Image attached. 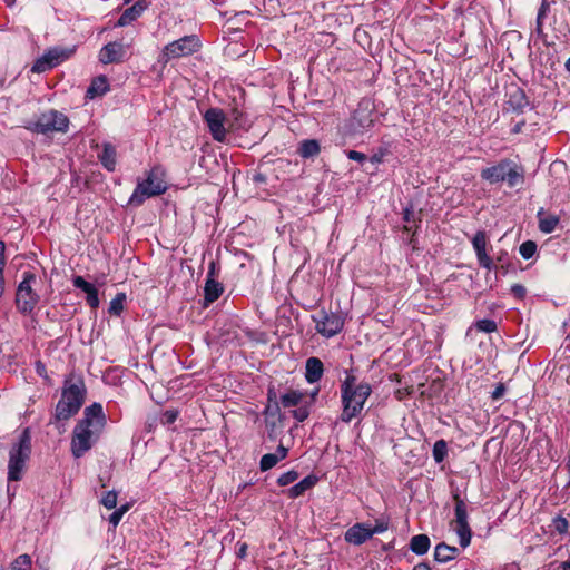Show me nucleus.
<instances>
[{
	"label": "nucleus",
	"mask_w": 570,
	"mask_h": 570,
	"mask_svg": "<svg viewBox=\"0 0 570 570\" xmlns=\"http://www.w3.org/2000/svg\"><path fill=\"white\" fill-rule=\"evenodd\" d=\"M76 52V46L52 47L38 58L31 67L32 72L41 73L66 61Z\"/></svg>",
	"instance_id": "9d476101"
},
{
	"label": "nucleus",
	"mask_w": 570,
	"mask_h": 570,
	"mask_svg": "<svg viewBox=\"0 0 570 570\" xmlns=\"http://www.w3.org/2000/svg\"><path fill=\"white\" fill-rule=\"evenodd\" d=\"M126 301L125 293H118L110 302L108 312L111 315L119 316L124 311V304Z\"/></svg>",
	"instance_id": "c9c22d12"
},
{
	"label": "nucleus",
	"mask_w": 570,
	"mask_h": 570,
	"mask_svg": "<svg viewBox=\"0 0 570 570\" xmlns=\"http://www.w3.org/2000/svg\"><path fill=\"white\" fill-rule=\"evenodd\" d=\"M318 391H320L318 389H315V390L312 392V394H311V401H309V402H307L309 405L315 401V399H316V396H317V394H318Z\"/></svg>",
	"instance_id": "13d9d810"
},
{
	"label": "nucleus",
	"mask_w": 570,
	"mask_h": 570,
	"mask_svg": "<svg viewBox=\"0 0 570 570\" xmlns=\"http://www.w3.org/2000/svg\"><path fill=\"white\" fill-rule=\"evenodd\" d=\"M247 543L243 542V543H238V549H237V556L239 558H245L246 557V553H247Z\"/></svg>",
	"instance_id": "864d4df0"
},
{
	"label": "nucleus",
	"mask_w": 570,
	"mask_h": 570,
	"mask_svg": "<svg viewBox=\"0 0 570 570\" xmlns=\"http://www.w3.org/2000/svg\"><path fill=\"white\" fill-rule=\"evenodd\" d=\"M147 0H137L131 7L127 8L119 17L116 27H126L131 24L148 9Z\"/></svg>",
	"instance_id": "f3484780"
},
{
	"label": "nucleus",
	"mask_w": 570,
	"mask_h": 570,
	"mask_svg": "<svg viewBox=\"0 0 570 570\" xmlns=\"http://www.w3.org/2000/svg\"><path fill=\"white\" fill-rule=\"evenodd\" d=\"M505 391V385L503 383H499L492 391L491 399L494 401L500 400L504 395Z\"/></svg>",
	"instance_id": "8fccbe9b"
},
{
	"label": "nucleus",
	"mask_w": 570,
	"mask_h": 570,
	"mask_svg": "<svg viewBox=\"0 0 570 570\" xmlns=\"http://www.w3.org/2000/svg\"><path fill=\"white\" fill-rule=\"evenodd\" d=\"M116 149L111 144L104 145L99 160L108 171H114L116 168Z\"/></svg>",
	"instance_id": "c756f323"
},
{
	"label": "nucleus",
	"mask_w": 570,
	"mask_h": 570,
	"mask_svg": "<svg viewBox=\"0 0 570 570\" xmlns=\"http://www.w3.org/2000/svg\"><path fill=\"white\" fill-rule=\"evenodd\" d=\"M227 125L229 131L248 130L250 121L246 115L242 111L234 109L227 118Z\"/></svg>",
	"instance_id": "393cba45"
},
{
	"label": "nucleus",
	"mask_w": 570,
	"mask_h": 570,
	"mask_svg": "<svg viewBox=\"0 0 570 570\" xmlns=\"http://www.w3.org/2000/svg\"><path fill=\"white\" fill-rule=\"evenodd\" d=\"M36 283V275L31 272H24L22 281L17 287L14 302L17 309L23 315H30L40 301L39 294L33 288Z\"/></svg>",
	"instance_id": "0eeeda50"
},
{
	"label": "nucleus",
	"mask_w": 570,
	"mask_h": 570,
	"mask_svg": "<svg viewBox=\"0 0 570 570\" xmlns=\"http://www.w3.org/2000/svg\"><path fill=\"white\" fill-rule=\"evenodd\" d=\"M481 178L490 184L507 181L509 187H515L524 180L523 168L511 159H501L494 166L483 168Z\"/></svg>",
	"instance_id": "7ed1b4c3"
},
{
	"label": "nucleus",
	"mask_w": 570,
	"mask_h": 570,
	"mask_svg": "<svg viewBox=\"0 0 570 570\" xmlns=\"http://www.w3.org/2000/svg\"><path fill=\"white\" fill-rule=\"evenodd\" d=\"M117 497L118 495L116 491H108L101 498L100 502L108 510L115 509L117 505Z\"/></svg>",
	"instance_id": "37998d69"
},
{
	"label": "nucleus",
	"mask_w": 570,
	"mask_h": 570,
	"mask_svg": "<svg viewBox=\"0 0 570 570\" xmlns=\"http://www.w3.org/2000/svg\"><path fill=\"white\" fill-rule=\"evenodd\" d=\"M389 529V522L385 519H377L373 528H371L372 535L383 533Z\"/></svg>",
	"instance_id": "49530a36"
},
{
	"label": "nucleus",
	"mask_w": 570,
	"mask_h": 570,
	"mask_svg": "<svg viewBox=\"0 0 570 570\" xmlns=\"http://www.w3.org/2000/svg\"><path fill=\"white\" fill-rule=\"evenodd\" d=\"M177 416H178L177 411L167 410L161 414L159 421L163 425H169V424H173L177 420Z\"/></svg>",
	"instance_id": "a18cd8bd"
},
{
	"label": "nucleus",
	"mask_w": 570,
	"mask_h": 570,
	"mask_svg": "<svg viewBox=\"0 0 570 570\" xmlns=\"http://www.w3.org/2000/svg\"><path fill=\"white\" fill-rule=\"evenodd\" d=\"M204 120L214 140L223 142L226 139L228 128L225 127L227 119L223 110L210 108L204 115Z\"/></svg>",
	"instance_id": "9b49d317"
},
{
	"label": "nucleus",
	"mask_w": 570,
	"mask_h": 570,
	"mask_svg": "<svg viewBox=\"0 0 570 570\" xmlns=\"http://www.w3.org/2000/svg\"><path fill=\"white\" fill-rule=\"evenodd\" d=\"M372 537L371 527L365 523L354 524L344 534L345 541L354 546H361Z\"/></svg>",
	"instance_id": "a211bd4d"
},
{
	"label": "nucleus",
	"mask_w": 570,
	"mask_h": 570,
	"mask_svg": "<svg viewBox=\"0 0 570 570\" xmlns=\"http://www.w3.org/2000/svg\"><path fill=\"white\" fill-rule=\"evenodd\" d=\"M371 161H372L373 164H379V163H381V161H382V156L374 155V156H372Z\"/></svg>",
	"instance_id": "bf43d9fd"
},
{
	"label": "nucleus",
	"mask_w": 570,
	"mask_h": 570,
	"mask_svg": "<svg viewBox=\"0 0 570 570\" xmlns=\"http://www.w3.org/2000/svg\"><path fill=\"white\" fill-rule=\"evenodd\" d=\"M562 570H570V559L568 561L562 562Z\"/></svg>",
	"instance_id": "052dcab7"
},
{
	"label": "nucleus",
	"mask_w": 570,
	"mask_h": 570,
	"mask_svg": "<svg viewBox=\"0 0 570 570\" xmlns=\"http://www.w3.org/2000/svg\"><path fill=\"white\" fill-rule=\"evenodd\" d=\"M324 373V365L317 357H309L306 361L305 379L308 383L313 384L318 382Z\"/></svg>",
	"instance_id": "5701e85b"
},
{
	"label": "nucleus",
	"mask_w": 570,
	"mask_h": 570,
	"mask_svg": "<svg viewBox=\"0 0 570 570\" xmlns=\"http://www.w3.org/2000/svg\"><path fill=\"white\" fill-rule=\"evenodd\" d=\"M537 252V244L532 240L522 243L519 247V253L524 259H530Z\"/></svg>",
	"instance_id": "ea45409f"
},
{
	"label": "nucleus",
	"mask_w": 570,
	"mask_h": 570,
	"mask_svg": "<svg viewBox=\"0 0 570 570\" xmlns=\"http://www.w3.org/2000/svg\"><path fill=\"white\" fill-rule=\"evenodd\" d=\"M315 330L324 337H333L342 332L345 318L340 313L327 312L324 308L312 315Z\"/></svg>",
	"instance_id": "1a4fd4ad"
},
{
	"label": "nucleus",
	"mask_w": 570,
	"mask_h": 570,
	"mask_svg": "<svg viewBox=\"0 0 570 570\" xmlns=\"http://www.w3.org/2000/svg\"><path fill=\"white\" fill-rule=\"evenodd\" d=\"M118 512H120L121 515H124L129 510V504H124L120 508L116 509Z\"/></svg>",
	"instance_id": "4d7b16f0"
},
{
	"label": "nucleus",
	"mask_w": 570,
	"mask_h": 570,
	"mask_svg": "<svg viewBox=\"0 0 570 570\" xmlns=\"http://www.w3.org/2000/svg\"><path fill=\"white\" fill-rule=\"evenodd\" d=\"M10 570H31V557L27 553L20 554L11 563Z\"/></svg>",
	"instance_id": "4c0bfd02"
},
{
	"label": "nucleus",
	"mask_w": 570,
	"mask_h": 570,
	"mask_svg": "<svg viewBox=\"0 0 570 570\" xmlns=\"http://www.w3.org/2000/svg\"><path fill=\"white\" fill-rule=\"evenodd\" d=\"M472 245L475 250L479 265L488 271L494 269L495 265L487 253L488 237L485 232H476L472 238Z\"/></svg>",
	"instance_id": "ddd939ff"
},
{
	"label": "nucleus",
	"mask_w": 570,
	"mask_h": 570,
	"mask_svg": "<svg viewBox=\"0 0 570 570\" xmlns=\"http://www.w3.org/2000/svg\"><path fill=\"white\" fill-rule=\"evenodd\" d=\"M566 469H567V472H568V475H569V481L567 483V487L569 488L570 487V460L567 462Z\"/></svg>",
	"instance_id": "680f3d73"
},
{
	"label": "nucleus",
	"mask_w": 570,
	"mask_h": 570,
	"mask_svg": "<svg viewBox=\"0 0 570 570\" xmlns=\"http://www.w3.org/2000/svg\"><path fill=\"white\" fill-rule=\"evenodd\" d=\"M164 170L161 167H153L146 175V178L138 181L128 204L131 206H140L148 198L159 196L167 190L164 179Z\"/></svg>",
	"instance_id": "20e7f679"
},
{
	"label": "nucleus",
	"mask_w": 570,
	"mask_h": 570,
	"mask_svg": "<svg viewBox=\"0 0 570 570\" xmlns=\"http://www.w3.org/2000/svg\"><path fill=\"white\" fill-rule=\"evenodd\" d=\"M109 81L106 76H98L92 79L90 86L86 91V98L94 99L99 96H104L109 91Z\"/></svg>",
	"instance_id": "b1692460"
},
{
	"label": "nucleus",
	"mask_w": 570,
	"mask_h": 570,
	"mask_svg": "<svg viewBox=\"0 0 570 570\" xmlns=\"http://www.w3.org/2000/svg\"><path fill=\"white\" fill-rule=\"evenodd\" d=\"M130 1H131V0H124V3H126V4H127V3H129Z\"/></svg>",
	"instance_id": "338daca9"
},
{
	"label": "nucleus",
	"mask_w": 570,
	"mask_h": 570,
	"mask_svg": "<svg viewBox=\"0 0 570 570\" xmlns=\"http://www.w3.org/2000/svg\"><path fill=\"white\" fill-rule=\"evenodd\" d=\"M372 394V386L365 381H358L352 373H346L340 384L341 415L340 421L351 423L362 416L365 403Z\"/></svg>",
	"instance_id": "f03ea898"
},
{
	"label": "nucleus",
	"mask_w": 570,
	"mask_h": 570,
	"mask_svg": "<svg viewBox=\"0 0 570 570\" xmlns=\"http://www.w3.org/2000/svg\"><path fill=\"white\" fill-rule=\"evenodd\" d=\"M126 55V48L120 42H109L105 45L98 55V59L104 65L121 62Z\"/></svg>",
	"instance_id": "2eb2a0df"
},
{
	"label": "nucleus",
	"mask_w": 570,
	"mask_h": 570,
	"mask_svg": "<svg viewBox=\"0 0 570 570\" xmlns=\"http://www.w3.org/2000/svg\"><path fill=\"white\" fill-rule=\"evenodd\" d=\"M508 96L507 104L514 112H522L529 106V99L525 92L519 87L511 88Z\"/></svg>",
	"instance_id": "4be33fe9"
},
{
	"label": "nucleus",
	"mask_w": 570,
	"mask_h": 570,
	"mask_svg": "<svg viewBox=\"0 0 570 570\" xmlns=\"http://www.w3.org/2000/svg\"><path fill=\"white\" fill-rule=\"evenodd\" d=\"M431 546L430 538L426 534H416L411 538L410 549L417 556L425 554Z\"/></svg>",
	"instance_id": "7c9ffc66"
},
{
	"label": "nucleus",
	"mask_w": 570,
	"mask_h": 570,
	"mask_svg": "<svg viewBox=\"0 0 570 570\" xmlns=\"http://www.w3.org/2000/svg\"><path fill=\"white\" fill-rule=\"evenodd\" d=\"M31 453V436L28 429H26L19 436L18 443L13 444L9 452L8 463V480L19 481L22 478V472L26 462Z\"/></svg>",
	"instance_id": "423d86ee"
},
{
	"label": "nucleus",
	"mask_w": 570,
	"mask_h": 570,
	"mask_svg": "<svg viewBox=\"0 0 570 570\" xmlns=\"http://www.w3.org/2000/svg\"><path fill=\"white\" fill-rule=\"evenodd\" d=\"M78 412L79 409L60 397L55 409V415L50 420V424L55 425L59 431H65V422L69 421Z\"/></svg>",
	"instance_id": "4468645a"
},
{
	"label": "nucleus",
	"mask_w": 570,
	"mask_h": 570,
	"mask_svg": "<svg viewBox=\"0 0 570 570\" xmlns=\"http://www.w3.org/2000/svg\"><path fill=\"white\" fill-rule=\"evenodd\" d=\"M24 128L35 134L49 135L53 132H67L69 128L68 117L56 109H49L30 120Z\"/></svg>",
	"instance_id": "39448f33"
},
{
	"label": "nucleus",
	"mask_w": 570,
	"mask_h": 570,
	"mask_svg": "<svg viewBox=\"0 0 570 570\" xmlns=\"http://www.w3.org/2000/svg\"><path fill=\"white\" fill-rule=\"evenodd\" d=\"M309 404L304 402L292 411V415L298 422H304L309 415Z\"/></svg>",
	"instance_id": "a19ab883"
},
{
	"label": "nucleus",
	"mask_w": 570,
	"mask_h": 570,
	"mask_svg": "<svg viewBox=\"0 0 570 570\" xmlns=\"http://www.w3.org/2000/svg\"><path fill=\"white\" fill-rule=\"evenodd\" d=\"M543 16H544V10H543V9H540V11H539V13H538V18H537V20H538V24H539V26H540V20H541V18H542Z\"/></svg>",
	"instance_id": "e2e57ef3"
},
{
	"label": "nucleus",
	"mask_w": 570,
	"mask_h": 570,
	"mask_svg": "<svg viewBox=\"0 0 570 570\" xmlns=\"http://www.w3.org/2000/svg\"><path fill=\"white\" fill-rule=\"evenodd\" d=\"M473 327H475L478 331L484 332V333H493L498 330V325H497L495 321L489 320V318H483V320L476 321L473 324Z\"/></svg>",
	"instance_id": "58836bf2"
},
{
	"label": "nucleus",
	"mask_w": 570,
	"mask_h": 570,
	"mask_svg": "<svg viewBox=\"0 0 570 570\" xmlns=\"http://www.w3.org/2000/svg\"><path fill=\"white\" fill-rule=\"evenodd\" d=\"M453 530L459 537L461 548L465 549L470 546L472 539V530L469 523H454Z\"/></svg>",
	"instance_id": "473e14b6"
},
{
	"label": "nucleus",
	"mask_w": 570,
	"mask_h": 570,
	"mask_svg": "<svg viewBox=\"0 0 570 570\" xmlns=\"http://www.w3.org/2000/svg\"><path fill=\"white\" fill-rule=\"evenodd\" d=\"M122 517L124 515H121L120 512L115 510L109 517V522L114 525V528H116L119 524Z\"/></svg>",
	"instance_id": "3c124183"
},
{
	"label": "nucleus",
	"mask_w": 570,
	"mask_h": 570,
	"mask_svg": "<svg viewBox=\"0 0 570 570\" xmlns=\"http://www.w3.org/2000/svg\"><path fill=\"white\" fill-rule=\"evenodd\" d=\"M215 266L212 263L210 268L208 271L207 279L204 287V299L206 305L214 303L219 298V296L224 292V287L222 283L214 278Z\"/></svg>",
	"instance_id": "dca6fc26"
},
{
	"label": "nucleus",
	"mask_w": 570,
	"mask_h": 570,
	"mask_svg": "<svg viewBox=\"0 0 570 570\" xmlns=\"http://www.w3.org/2000/svg\"><path fill=\"white\" fill-rule=\"evenodd\" d=\"M306 394L304 392L297 390H289L286 393L281 395V404L284 407H294L304 403V399Z\"/></svg>",
	"instance_id": "2f4dec72"
},
{
	"label": "nucleus",
	"mask_w": 570,
	"mask_h": 570,
	"mask_svg": "<svg viewBox=\"0 0 570 570\" xmlns=\"http://www.w3.org/2000/svg\"><path fill=\"white\" fill-rule=\"evenodd\" d=\"M404 220L406 223H410L411 220L414 219V212L412 209V207H406L404 208V216H403Z\"/></svg>",
	"instance_id": "603ef678"
},
{
	"label": "nucleus",
	"mask_w": 570,
	"mask_h": 570,
	"mask_svg": "<svg viewBox=\"0 0 570 570\" xmlns=\"http://www.w3.org/2000/svg\"><path fill=\"white\" fill-rule=\"evenodd\" d=\"M566 69H567L568 71H570V58H569V59L567 60V62H566Z\"/></svg>",
	"instance_id": "69168bd1"
},
{
	"label": "nucleus",
	"mask_w": 570,
	"mask_h": 570,
	"mask_svg": "<svg viewBox=\"0 0 570 570\" xmlns=\"http://www.w3.org/2000/svg\"><path fill=\"white\" fill-rule=\"evenodd\" d=\"M460 553L456 547L449 546L444 542L436 544L434 549V559L438 562H448L454 560Z\"/></svg>",
	"instance_id": "bb28decb"
},
{
	"label": "nucleus",
	"mask_w": 570,
	"mask_h": 570,
	"mask_svg": "<svg viewBox=\"0 0 570 570\" xmlns=\"http://www.w3.org/2000/svg\"><path fill=\"white\" fill-rule=\"evenodd\" d=\"M413 570H431L430 566L425 562L416 564Z\"/></svg>",
	"instance_id": "6e6d98bb"
},
{
	"label": "nucleus",
	"mask_w": 570,
	"mask_h": 570,
	"mask_svg": "<svg viewBox=\"0 0 570 570\" xmlns=\"http://www.w3.org/2000/svg\"><path fill=\"white\" fill-rule=\"evenodd\" d=\"M346 156L348 159L351 160H355V161H358V163H363L366 160V155L361 153V151H356V150H348L346 151Z\"/></svg>",
	"instance_id": "09e8293b"
},
{
	"label": "nucleus",
	"mask_w": 570,
	"mask_h": 570,
	"mask_svg": "<svg viewBox=\"0 0 570 570\" xmlns=\"http://www.w3.org/2000/svg\"><path fill=\"white\" fill-rule=\"evenodd\" d=\"M72 284L76 288L87 294L86 302L92 309L99 306L98 291L91 283L87 282L82 276H76L72 279Z\"/></svg>",
	"instance_id": "6ab92c4d"
},
{
	"label": "nucleus",
	"mask_w": 570,
	"mask_h": 570,
	"mask_svg": "<svg viewBox=\"0 0 570 570\" xmlns=\"http://www.w3.org/2000/svg\"><path fill=\"white\" fill-rule=\"evenodd\" d=\"M510 291L513 294V296L519 299H522L527 294L525 287L521 284H513Z\"/></svg>",
	"instance_id": "de8ad7c7"
},
{
	"label": "nucleus",
	"mask_w": 570,
	"mask_h": 570,
	"mask_svg": "<svg viewBox=\"0 0 570 570\" xmlns=\"http://www.w3.org/2000/svg\"><path fill=\"white\" fill-rule=\"evenodd\" d=\"M107 423L102 405L92 403L83 411V416L72 431L70 449L76 459L85 455L98 441Z\"/></svg>",
	"instance_id": "f257e3e1"
},
{
	"label": "nucleus",
	"mask_w": 570,
	"mask_h": 570,
	"mask_svg": "<svg viewBox=\"0 0 570 570\" xmlns=\"http://www.w3.org/2000/svg\"><path fill=\"white\" fill-rule=\"evenodd\" d=\"M87 390L81 379H66L63 382L61 396L68 403H71L75 407L81 409L85 403Z\"/></svg>",
	"instance_id": "f8f14e48"
},
{
	"label": "nucleus",
	"mask_w": 570,
	"mask_h": 570,
	"mask_svg": "<svg viewBox=\"0 0 570 570\" xmlns=\"http://www.w3.org/2000/svg\"><path fill=\"white\" fill-rule=\"evenodd\" d=\"M504 570H519V568L515 564H509L504 568Z\"/></svg>",
	"instance_id": "0e129e2a"
},
{
	"label": "nucleus",
	"mask_w": 570,
	"mask_h": 570,
	"mask_svg": "<svg viewBox=\"0 0 570 570\" xmlns=\"http://www.w3.org/2000/svg\"><path fill=\"white\" fill-rule=\"evenodd\" d=\"M202 47L200 40L196 35L184 36L178 40L166 45L158 57V62L166 66L170 60L190 56L197 52Z\"/></svg>",
	"instance_id": "6e6552de"
},
{
	"label": "nucleus",
	"mask_w": 570,
	"mask_h": 570,
	"mask_svg": "<svg viewBox=\"0 0 570 570\" xmlns=\"http://www.w3.org/2000/svg\"><path fill=\"white\" fill-rule=\"evenodd\" d=\"M297 153L302 158H314L321 153L320 142L316 139L302 140L298 145Z\"/></svg>",
	"instance_id": "cd10ccee"
},
{
	"label": "nucleus",
	"mask_w": 570,
	"mask_h": 570,
	"mask_svg": "<svg viewBox=\"0 0 570 570\" xmlns=\"http://www.w3.org/2000/svg\"><path fill=\"white\" fill-rule=\"evenodd\" d=\"M373 126V119L371 112L364 108H357L352 118H351V127L356 132H362L367 130Z\"/></svg>",
	"instance_id": "aec40b11"
},
{
	"label": "nucleus",
	"mask_w": 570,
	"mask_h": 570,
	"mask_svg": "<svg viewBox=\"0 0 570 570\" xmlns=\"http://www.w3.org/2000/svg\"><path fill=\"white\" fill-rule=\"evenodd\" d=\"M298 479V473L294 470L287 471L281 474L277 479V483L282 487L288 485Z\"/></svg>",
	"instance_id": "c03bdc74"
},
{
	"label": "nucleus",
	"mask_w": 570,
	"mask_h": 570,
	"mask_svg": "<svg viewBox=\"0 0 570 570\" xmlns=\"http://www.w3.org/2000/svg\"><path fill=\"white\" fill-rule=\"evenodd\" d=\"M288 454V449L279 444L274 453L264 454L259 461V469L262 472L268 471L274 468L279 461L284 460Z\"/></svg>",
	"instance_id": "412c9836"
},
{
	"label": "nucleus",
	"mask_w": 570,
	"mask_h": 570,
	"mask_svg": "<svg viewBox=\"0 0 570 570\" xmlns=\"http://www.w3.org/2000/svg\"><path fill=\"white\" fill-rule=\"evenodd\" d=\"M525 126V122L522 120V121H519L517 122L512 128H511V132L517 135V134H520L523 131V127Z\"/></svg>",
	"instance_id": "5fc2aeb1"
},
{
	"label": "nucleus",
	"mask_w": 570,
	"mask_h": 570,
	"mask_svg": "<svg viewBox=\"0 0 570 570\" xmlns=\"http://www.w3.org/2000/svg\"><path fill=\"white\" fill-rule=\"evenodd\" d=\"M432 455L436 463H441L448 455V444L441 439L433 444Z\"/></svg>",
	"instance_id": "f704fd0d"
},
{
	"label": "nucleus",
	"mask_w": 570,
	"mask_h": 570,
	"mask_svg": "<svg viewBox=\"0 0 570 570\" xmlns=\"http://www.w3.org/2000/svg\"><path fill=\"white\" fill-rule=\"evenodd\" d=\"M318 478L314 474L305 476L303 480L291 487L287 495L292 499L303 495L307 490L316 485Z\"/></svg>",
	"instance_id": "a878e982"
},
{
	"label": "nucleus",
	"mask_w": 570,
	"mask_h": 570,
	"mask_svg": "<svg viewBox=\"0 0 570 570\" xmlns=\"http://www.w3.org/2000/svg\"><path fill=\"white\" fill-rule=\"evenodd\" d=\"M455 500V508H454V520L452 524L454 523H469L468 522V510L464 501L459 497L454 495Z\"/></svg>",
	"instance_id": "72a5a7b5"
},
{
	"label": "nucleus",
	"mask_w": 570,
	"mask_h": 570,
	"mask_svg": "<svg viewBox=\"0 0 570 570\" xmlns=\"http://www.w3.org/2000/svg\"><path fill=\"white\" fill-rule=\"evenodd\" d=\"M537 216L539 229L544 234L552 233L559 224V217L557 215H546L542 208L538 212Z\"/></svg>",
	"instance_id": "c85d7f7f"
},
{
	"label": "nucleus",
	"mask_w": 570,
	"mask_h": 570,
	"mask_svg": "<svg viewBox=\"0 0 570 570\" xmlns=\"http://www.w3.org/2000/svg\"><path fill=\"white\" fill-rule=\"evenodd\" d=\"M552 527L559 534H566L568 532L569 522L566 518L557 515L552 519Z\"/></svg>",
	"instance_id": "79ce46f5"
},
{
	"label": "nucleus",
	"mask_w": 570,
	"mask_h": 570,
	"mask_svg": "<svg viewBox=\"0 0 570 570\" xmlns=\"http://www.w3.org/2000/svg\"><path fill=\"white\" fill-rule=\"evenodd\" d=\"M6 244L0 240V297L3 296L6 291V279H4V267L7 264L6 259Z\"/></svg>",
	"instance_id": "e433bc0d"
}]
</instances>
